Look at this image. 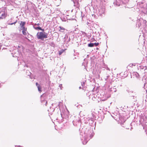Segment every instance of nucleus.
I'll return each mask as SVG.
<instances>
[{"instance_id": "1a4fd4ad", "label": "nucleus", "mask_w": 147, "mask_h": 147, "mask_svg": "<svg viewBox=\"0 0 147 147\" xmlns=\"http://www.w3.org/2000/svg\"><path fill=\"white\" fill-rule=\"evenodd\" d=\"M27 28H21L20 30V31L21 32L22 31L23 34L25 35H26L28 34V33L27 31Z\"/></svg>"}, {"instance_id": "dca6fc26", "label": "nucleus", "mask_w": 147, "mask_h": 147, "mask_svg": "<svg viewBox=\"0 0 147 147\" xmlns=\"http://www.w3.org/2000/svg\"><path fill=\"white\" fill-rule=\"evenodd\" d=\"M144 86L146 87L145 89L146 90V93H147V80L146 81V83L144 84Z\"/></svg>"}, {"instance_id": "a878e982", "label": "nucleus", "mask_w": 147, "mask_h": 147, "mask_svg": "<svg viewBox=\"0 0 147 147\" xmlns=\"http://www.w3.org/2000/svg\"><path fill=\"white\" fill-rule=\"evenodd\" d=\"M27 73H28L29 74L28 75V76H29L31 74V73L30 72H29V71H27Z\"/></svg>"}, {"instance_id": "cd10ccee", "label": "nucleus", "mask_w": 147, "mask_h": 147, "mask_svg": "<svg viewBox=\"0 0 147 147\" xmlns=\"http://www.w3.org/2000/svg\"><path fill=\"white\" fill-rule=\"evenodd\" d=\"M61 19L63 21H66V20H64V19H65L64 18H61Z\"/></svg>"}, {"instance_id": "ea45409f", "label": "nucleus", "mask_w": 147, "mask_h": 147, "mask_svg": "<svg viewBox=\"0 0 147 147\" xmlns=\"http://www.w3.org/2000/svg\"><path fill=\"white\" fill-rule=\"evenodd\" d=\"M81 87H79V89H81Z\"/></svg>"}, {"instance_id": "39448f33", "label": "nucleus", "mask_w": 147, "mask_h": 147, "mask_svg": "<svg viewBox=\"0 0 147 147\" xmlns=\"http://www.w3.org/2000/svg\"><path fill=\"white\" fill-rule=\"evenodd\" d=\"M105 10V8L104 7L100 8L98 10V15L101 16H102L103 15H104Z\"/></svg>"}, {"instance_id": "c85d7f7f", "label": "nucleus", "mask_w": 147, "mask_h": 147, "mask_svg": "<svg viewBox=\"0 0 147 147\" xmlns=\"http://www.w3.org/2000/svg\"><path fill=\"white\" fill-rule=\"evenodd\" d=\"M82 86L83 87L84 86V83L83 82L82 83Z\"/></svg>"}, {"instance_id": "f03ea898", "label": "nucleus", "mask_w": 147, "mask_h": 147, "mask_svg": "<svg viewBox=\"0 0 147 147\" xmlns=\"http://www.w3.org/2000/svg\"><path fill=\"white\" fill-rule=\"evenodd\" d=\"M12 39L16 41H19L21 38V35L20 34H13L11 35Z\"/></svg>"}, {"instance_id": "ddd939ff", "label": "nucleus", "mask_w": 147, "mask_h": 147, "mask_svg": "<svg viewBox=\"0 0 147 147\" xmlns=\"http://www.w3.org/2000/svg\"><path fill=\"white\" fill-rule=\"evenodd\" d=\"M36 86H37V88L38 89V90L40 92H41V86L38 84V83H36Z\"/></svg>"}, {"instance_id": "b1692460", "label": "nucleus", "mask_w": 147, "mask_h": 147, "mask_svg": "<svg viewBox=\"0 0 147 147\" xmlns=\"http://www.w3.org/2000/svg\"><path fill=\"white\" fill-rule=\"evenodd\" d=\"M146 116L145 117V118H144L143 119V120H144V121L146 122V121H147V120L146 119Z\"/></svg>"}, {"instance_id": "393cba45", "label": "nucleus", "mask_w": 147, "mask_h": 147, "mask_svg": "<svg viewBox=\"0 0 147 147\" xmlns=\"http://www.w3.org/2000/svg\"><path fill=\"white\" fill-rule=\"evenodd\" d=\"M61 102H59V104L56 105V107H57V106L58 105L59 107H60V104H61Z\"/></svg>"}, {"instance_id": "72a5a7b5", "label": "nucleus", "mask_w": 147, "mask_h": 147, "mask_svg": "<svg viewBox=\"0 0 147 147\" xmlns=\"http://www.w3.org/2000/svg\"><path fill=\"white\" fill-rule=\"evenodd\" d=\"M125 0L126 2H127L129 1V0Z\"/></svg>"}, {"instance_id": "f8f14e48", "label": "nucleus", "mask_w": 147, "mask_h": 147, "mask_svg": "<svg viewBox=\"0 0 147 147\" xmlns=\"http://www.w3.org/2000/svg\"><path fill=\"white\" fill-rule=\"evenodd\" d=\"M138 68H140V69L142 70H144V71H147V67L146 66H140Z\"/></svg>"}, {"instance_id": "2f4dec72", "label": "nucleus", "mask_w": 147, "mask_h": 147, "mask_svg": "<svg viewBox=\"0 0 147 147\" xmlns=\"http://www.w3.org/2000/svg\"><path fill=\"white\" fill-rule=\"evenodd\" d=\"M145 8H147V5L146 4H145V7H144Z\"/></svg>"}, {"instance_id": "423d86ee", "label": "nucleus", "mask_w": 147, "mask_h": 147, "mask_svg": "<svg viewBox=\"0 0 147 147\" xmlns=\"http://www.w3.org/2000/svg\"><path fill=\"white\" fill-rule=\"evenodd\" d=\"M74 3V5L76 8L79 9L80 6V4L79 3V0H72Z\"/></svg>"}, {"instance_id": "6e6552de", "label": "nucleus", "mask_w": 147, "mask_h": 147, "mask_svg": "<svg viewBox=\"0 0 147 147\" xmlns=\"http://www.w3.org/2000/svg\"><path fill=\"white\" fill-rule=\"evenodd\" d=\"M98 94L97 93L95 94H92L90 97H91L92 99L93 100H95L97 99L98 96Z\"/></svg>"}, {"instance_id": "79ce46f5", "label": "nucleus", "mask_w": 147, "mask_h": 147, "mask_svg": "<svg viewBox=\"0 0 147 147\" xmlns=\"http://www.w3.org/2000/svg\"><path fill=\"white\" fill-rule=\"evenodd\" d=\"M5 45L6 46H8V45Z\"/></svg>"}, {"instance_id": "58836bf2", "label": "nucleus", "mask_w": 147, "mask_h": 147, "mask_svg": "<svg viewBox=\"0 0 147 147\" xmlns=\"http://www.w3.org/2000/svg\"><path fill=\"white\" fill-rule=\"evenodd\" d=\"M1 45H0V49H1Z\"/></svg>"}, {"instance_id": "f704fd0d", "label": "nucleus", "mask_w": 147, "mask_h": 147, "mask_svg": "<svg viewBox=\"0 0 147 147\" xmlns=\"http://www.w3.org/2000/svg\"><path fill=\"white\" fill-rule=\"evenodd\" d=\"M2 84V83H0V87L1 86Z\"/></svg>"}, {"instance_id": "c9c22d12", "label": "nucleus", "mask_w": 147, "mask_h": 147, "mask_svg": "<svg viewBox=\"0 0 147 147\" xmlns=\"http://www.w3.org/2000/svg\"><path fill=\"white\" fill-rule=\"evenodd\" d=\"M48 10H49V11H51V9H48Z\"/></svg>"}, {"instance_id": "c03bdc74", "label": "nucleus", "mask_w": 147, "mask_h": 147, "mask_svg": "<svg viewBox=\"0 0 147 147\" xmlns=\"http://www.w3.org/2000/svg\"><path fill=\"white\" fill-rule=\"evenodd\" d=\"M72 11H73V9L71 10V12H72Z\"/></svg>"}, {"instance_id": "7ed1b4c3", "label": "nucleus", "mask_w": 147, "mask_h": 147, "mask_svg": "<svg viewBox=\"0 0 147 147\" xmlns=\"http://www.w3.org/2000/svg\"><path fill=\"white\" fill-rule=\"evenodd\" d=\"M37 36L38 39L43 40L44 38H47V34L45 33L42 32H38L37 33Z\"/></svg>"}, {"instance_id": "aec40b11", "label": "nucleus", "mask_w": 147, "mask_h": 147, "mask_svg": "<svg viewBox=\"0 0 147 147\" xmlns=\"http://www.w3.org/2000/svg\"><path fill=\"white\" fill-rule=\"evenodd\" d=\"M144 73L145 74L144 76H146L147 77V71H144Z\"/></svg>"}, {"instance_id": "4be33fe9", "label": "nucleus", "mask_w": 147, "mask_h": 147, "mask_svg": "<svg viewBox=\"0 0 147 147\" xmlns=\"http://www.w3.org/2000/svg\"><path fill=\"white\" fill-rule=\"evenodd\" d=\"M59 30L61 32H63L64 30V28H60Z\"/></svg>"}, {"instance_id": "4c0bfd02", "label": "nucleus", "mask_w": 147, "mask_h": 147, "mask_svg": "<svg viewBox=\"0 0 147 147\" xmlns=\"http://www.w3.org/2000/svg\"><path fill=\"white\" fill-rule=\"evenodd\" d=\"M107 69L109 70V69L108 67L107 68Z\"/></svg>"}, {"instance_id": "4468645a", "label": "nucleus", "mask_w": 147, "mask_h": 147, "mask_svg": "<svg viewBox=\"0 0 147 147\" xmlns=\"http://www.w3.org/2000/svg\"><path fill=\"white\" fill-rule=\"evenodd\" d=\"M111 91L114 92H116L117 91V90L115 87V86H114L111 88Z\"/></svg>"}, {"instance_id": "a19ab883", "label": "nucleus", "mask_w": 147, "mask_h": 147, "mask_svg": "<svg viewBox=\"0 0 147 147\" xmlns=\"http://www.w3.org/2000/svg\"><path fill=\"white\" fill-rule=\"evenodd\" d=\"M18 48H20V47L19 46H18Z\"/></svg>"}, {"instance_id": "473e14b6", "label": "nucleus", "mask_w": 147, "mask_h": 147, "mask_svg": "<svg viewBox=\"0 0 147 147\" xmlns=\"http://www.w3.org/2000/svg\"><path fill=\"white\" fill-rule=\"evenodd\" d=\"M5 16V13H4L3 14H2V16Z\"/></svg>"}, {"instance_id": "9b49d317", "label": "nucleus", "mask_w": 147, "mask_h": 147, "mask_svg": "<svg viewBox=\"0 0 147 147\" xmlns=\"http://www.w3.org/2000/svg\"><path fill=\"white\" fill-rule=\"evenodd\" d=\"M19 23L21 28H25L24 26L26 23L25 22L20 21L19 22Z\"/></svg>"}, {"instance_id": "6ab92c4d", "label": "nucleus", "mask_w": 147, "mask_h": 147, "mask_svg": "<svg viewBox=\"0 0 147 147\" xmlns=\"http://www.w3.org/2000/svg\"><path fill=\"white\" fill-rule=\"evenodd\" d=\"M40 24H39V23H38L37 24H34V26H36V25H37L38 26L37 27H35L34 26V28H40V26H38Z\"/></svg>"}, {"instance_id": "e433bc0d", "label": "nucleus", "mask_w": 147, "mask_h": 147, "mask_svg": "<svg viewBox=\"0 0 147 147\" xmlns=\"http://www.w3.org/2000/svg\"><path fill=\"white\" fill-rule=\"evenodd\" d=\"M61 53L60 52V53H59V55H61Z\"/></svg>"}, {"instance_id": "f3484780", "label": "nucleus", "mask_w": 147, "mask_h": 147, "mask_svg": "<svg viewBox=\"0 0 147 147\" xmlns=\"http://www.w3.org/2000/svg\"><path fill=\"white\" fill-rule=\"evenodd\" d=\"M133 74L135 75L136 77H138L139 76V74L136 72H134L133 73Z\"/></svg>"}, {"instance_id": "a211bd4d", "label": "nucleus", "mask_w": 147, "mask_h": 147, "mask_svg": "<svg viewBox=\"0 0 147 147\" xmlns=\"http://www.w3.org/2000/svg\"><path fill=\"white\" fill-rule=\"evenodd\" d=\"M94 46V44L93 43H90L88 44V46L89 47H92Z\"/></svg>"}, {"instance_id": "9d476101", "label": "nucleus", "mask_w": 147, "mask_h": 147, "mask_svg": "<svg viewBox=\"0 0 147 147\" xmlns=\"http://www.w3.org/2000/svg\"><path fill=\"white\" fill-rule=\"evenodd\" d=\"M41 101L42 104H43L45 102V105L46 106L47 102V101H46L45 100V98L43 97V95H42L41 96Z\"/></svg>"}, {"instance_id": "bb28decb", "label": "nucleus", "mask_w": 147, "mask_h": 147, "mask_svg": "<svg viewBox=\"0 0 147 147\" xmlns=\"http://www.w3.org/2000/svg\"><path fill=\"white\" fill-rule=\"evenodd\" d=\"M36 29H40V30H44V29H42V28H35Z\"/></svg>"}, {"instance_id": "37998d69", "label": "nucleus", "mask_w": 147, "mask_h": 147, "mask_svg": "<svg viewBox=\"0 0 147 147\" xmlns=\"http://www.w3.org/2000/svg\"><path fill=\"white\" fill-rule=\"evenodd\" d=\"M53 105H54V104H52V106H53Z\"/></svg>"}, {"instance_id": "7c9ffc66", "label": "nucleus", "mask_w": 147, "mask_h": 147, "mask_svg": "<svg viewBox=\"0 0 147 147\" xmlns=\"http://www.w3.org/2000/svg\"><path fill=\"white\" fill-rule=\"evenodd\" d=\"M92 16L93 17H94V18H95V15H92Z\"/></svg>"}, {"instance_id": "49530a36", "label": "nucleus", "mask_w": 147, "mask_h": 147, "mask_svg": "<svg viewBox=\"0 0 147 147\" xmlns=\"http://www.w3.org/2000/svg\"><path fill=\"white\" fill-rule=\"evenodd\" d=\"M86 123H88V122Z\"/></svg>"}, {"instance_id": "0eeeda50", "label": "nucleus", "mask_w": 147, "mask_h": 147, "mask_svg": "<svg viewBox=\"0 0 147 147\" xmlns=\"http://www.w3.org/2000/svg\"><path fill=\"white\" fill-rule=\"evenodd\" d=\"M142 21L145 23L146 22V20H138L136 24L137 27H142L141 26V23Z\"/></svg>"}, {"instance_id": "f257e3e1", "label": "nucleus", "mask_w": 147, "mask_h": 147, "mask_svg": "<svg viewBox=\"0 0 147 147\" xmlns=\"http://www.w3.org/2000/svg\"><path fill=\"white\" fill-rule=\"evenodd\" d=\"M94 132L93 130L90 129L89 131H88L87 133H84V135L83 134V133H81L80 135L82 136V143L84 144H85L88 142L89 139L87 138L89 136L90 138H91L94 135Z\"/></svg>"}, {"instance_id": "a18cd8bd", "label": "nucleus", "mask_w": 147, "mask_h": 147, "mask_svg": "<svg viewBox=\"0 0 147 147\" xmlns=\"http://www.w3.org/2000/svg\"><path fill=\"white\" fill-rule=\"evenodd\" d=\"M59 28H61V27L60 26H59Z\"/></svg>"}, {"instance_id": "2eb2a0df", "label": "nucleus", "mask_w": 147, "mask_h": 147, "mask_svg": "<svg viewBox=\"0 0 147 147\" xmlns=\"http://www.w3.org/2000/svg\"><path fill=\"white\" fill-rule=\"evenodd\" d=\"M114 4L117 6H119L120 5V3L119 2H117V1H116L115 2H114Z\"/></svg>"}, {"instance_id": "20e7f679", "label": "nucleus", "mask_w": 147, "mask_h": 147, "mask_svg": "<svg viewBox=\"0 0 147 147\" xmlns=\"http://www.w3.org/2000/svg\"><path fill=\"white\" fill-rule=\"evenodd\" d=\"M87 24L88 25V26L90 27V28H97L99 26L98 24L92 22H91L90 23L88 22Z\"/></svg>"}, {"instance_id": "c756f323", "label": "nucleus", "mask_w": 147, "mask_h": 147, "mask_svg": "<svg viewBox=\"0 0 147 147\" xmlns=\"http://www.w3.org/2000/svg\"><path fill=\"white\" fill-rule=\"evenodd\" d=\"M16 22H14V23H11V24H10V25H12V24H14L16 23Z\"/></svg>"}, {"instance_id": "5701e85b", "label": "nucleus", "mask_w": 147, "mask_h": 147, "mask_svg": "<svg viewBox=\"0 0 147 147\" xmlns=\"http://www.w3.org/2000/svg\"><path fill=\"white\" fill-rule=\"evenodd\" d=\"M94 45H95L96 46H97L99 45V43L98 42L95 43H94Z\"/></svg>"}, {"instance_id": "412c9836", "label": "nucleus", "mask_w": 147, "mask_h": 147, "mask_svg": "<svg viewBox=\"0 0 147 147\" xmlns=\"http://www.w3.org/2000/svg\"><path fill=\"white\" fill-rule=\"evenodd\" d=\"M59 87L60 88V89L62 90L63 88V87L62 86V84H60L59 85Z\"/></svg>"}]
</instances>
